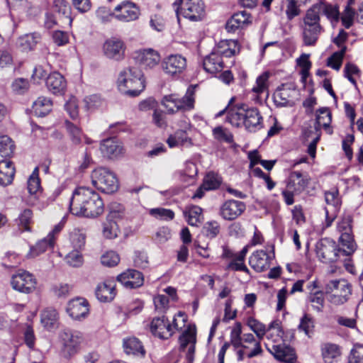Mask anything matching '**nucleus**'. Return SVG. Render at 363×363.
<instances>
[{"instance_id":"obj_1","label":"nucleus","mask_w":363,"mask_h":363,"mask_svg":"<svg viewBox=\"0 0 363 363\" xmlns=\"http://www.w3.org/2000/svg\"><path fill=\"white\" fill-rule=\"evenodd\" d=\"M70 212L77 216L95 218L104 211V203L98 194L85 187L77 189L69 203Z\"/></svg>"},{"instance_id":"obj_2","label":"nucleus","mask_w":363,"mask_h":363,"mask_svg":"<svg viewBox=\"0 0 363 363\" xmlns=\"http://www.w3.org/2000/svg\"><path fill=\"white\" fill-rule=\"evenodd\" d=\"M226 121L235 127L244 125L247 131L252 133L257 132L263 127V118L259 111L245 104L230 109L228 112Z\"/></svg>"},{"instance_id":"obj_3","label":"nucleus","mask_w":363,"mask_h":363,"mask_svg":"<svg viewBox=\"0 0 363 363\" xmlns=\"http://www.w3.org/2000/svg\"><path fill=\"white\" fill-rule=\"evenodd\" d=\"M117 87L125 96H138L145 88V79L141 69L136 67L123 68L118 74Z\"/></svg>"},{"instance_id":"obj_4","label":"nucleus","mask_w":363,"mask_h":363,"mask_svg":"<svg viewBox=\"0 0 363 363\" xmlns=\"http://www.w3.org/2000/svg\"><path fill=\"white\" fill-rule=\"evenodd\" d=\"M186 317L184 313L179 312L174 316L172 322L165 316L155 318L150 324L152 333L160 339L169 338L176 330L182 329L184 326Z\"/></svg>"},{"instance_id":"obj_5","label":"nucleus","mask_w":363,"mask_h":363,"mask_svg":"<svg viewBox=\"0 0 363 363\" xmlns=\"http://www.w3.org/2000/svg\"><path fill=\"white\" fill-rule=\"evenodd\" d=\"M325 293L332 304L342 305L350 299L352 285L343 279L330 280L325 286Z\"/></svg>"},{"instance_id":"obj_6","label":"nucleus","mask_w":363,"mask_h":363,"mask_svg":"<svg viewBox=\"0 0 363 363\" xmlns=\"http://www.w3.org/2000/svg\"><path fill=\"white\" fill-rule=\"evenodd\" d=\"M320 16L312 10L308 9L303 19L302 38L303 44L306 46H313L316 44L323 27L320 23Z\"/></svg>"},{"instance_id":"obj_7","label":"nucleus","mask_w":363,"mask_h":363,"mask_svg":"<svg viewBox=\"0 0 363 363\" xmlns=\"http://www.w3.org/2000/svg\"><path fill=\"white\" fill-rule=\"evenodd\" d=\"M346 247H338L336 242L330 238L320 240L315 245V252L319 259L324 263L336 262L342 256H350Z\"/></svg>"},{"instance_id":"obj_8","label":"nucleus","mask_w":363,"mask_h":363,"mask_svg":"<svg viewBox=\"0 0 363 363\" xmlns=\"http://www.w3.org/2000/svg\"><path fill=\"white\" fill-rule=\"evenodd\" d=\"M91 179L93 186L104 193L112 194L118 189V181L116 174L105 167L94 169Z\"/></svg>"},{"instance_id":"obj_9","label":"nucleus","mask_w":363,"mask_h":363,"mask_svg":"<svg viewBox=\"0 0 363 363\" xmlns=\"http://www.w3.org/2000/svg\"><path fill=\"white\" fill-rule=\"evenodd\" d=\"M233 347L238 361H242L245 357L253 358L263 352L259 339L256 340L252 333H244L238 345Z\"/></svg>"},{"instance_id":"obj_10","label":"nucleus","mask_w":363,"mask_h":363,"mask_svg":"<svg viewBox=\"0 0 363 363\" xmlns=\"http://www.w3.org/2000/svg\"><path fill=\"white\" fill-rule=\"evenodd\" d=\"M325 201L327 206L325 207V220L322 223V229L330 227L336 219L342 201L337 189H333L325 193Z\"/></svg>"},{"instance_id":"obj_11","label":"nucleus","mask_w":363,"mask_h":363,"mask_svg":"<svg viewBox=\"0 0 363 363\" xmlns=\"http://www.w3.org/2000/svg\"><path fill=\"white\" fill-rule=\"evenodd\" d=\"M352 217L345 214L337 223V230L340 234V242L342 247H346L347 254H352L357 249V245L352 235Z\"/></svg>"},{"instance_id":"obj_12","label":"nucleus","mask_w":363,"mask_h":363,"mask_svg":"<svg viewBox=\"0 0 363 363\" xmlns=\"http://www.w3.org/2000/svg\"><path fill=\"white\" fill-rule=\"evenodd\" d=\"M11 284L16 291L24 294H30L36 289L37 280L31 273L22 271L12 276Z\"/></svg>"},{"instance_id":"obj_13","label":"nucleus","mask_w":363,"mask_h":363,"mask_svg":"<svg viewBox=\"0 0 363 363\" xmlns=\"http://www.w3.org/2000/svg\"><path fill=\"white\" fill-rule=\"evenodd\" d=\"M60 339L62 344V353L65 357L69 358L77 352L82 337L77 331L65 330L60 334Z\"/></svg>"},{"instance_id":"obj_14","label":"nucleus","mask_w":363,"mask_h":363,"mask_svg":"<svg viewBox=\"0 0 363 363\" xmlns=\"http://www.w3.org/2000/svg\"><path fill=\"white\" fill-rule=\"evenodd\" d=\"M125 44L120 38L112 37L107 39L103 45L104 55L115 61H121L125 57Z\"/></svg>"},{"instance_id":"obj_15","label":"nucleus","mask_w":363,"mask_h":363,"mask_svg":"<svg viewBox=\"0 0 363 363\" xmlns=\"http://www.w3.org/2000/svg\"><path fill=\"white\" fill-rule=\"evenodd\" d=\"M113 16L123 22H130L137 20L140 14L139 7L130 1H123L114 9Z\"/></svg>"},{"instance_id":"obj_16","label":"nucleus","mask_w":363,"mask_h":363,"mask_svg":"<svg viewBox=\"0 0 363 363\" xmlns=\"http://www.w3.org/2000/svg\"><path fill=\"white\" fill-rule=\"evenodd\" d=\"M162 67L167 74L176 76L186 68V60L181 55H171L163 60Z\"/></svg>"},{"instance_id":"obj_17","label":"nucleus","mask_w":363,"mask_h":363,"mask_svg":"<svg viewBox=\"0 0 363 363\" xmlns=\"http://www.w3.org/2000/svg\"><path fill=\"white\" fill-rule=\"evenodd\" d=\"M244 202L230 199L225 201L220 208V215L226 220H233L240 216L245 211Z\"/></svg>"},{"instance_id":"obj_18","label":"nucleus","mask_w":363,"mask_h":363,"mask_svg":"<svg viewBox=\"0 0 363 363\" xmlns=\"http://www.w3.org/2000/svg\"><path fill=\"white\" fill-rule=\"evenodd\" d=\"M181 9L183 16L191 21H201L205 15L202 0H187Z\"/></svg>"},{"instance_id":"obj_19","label":"nucleus","mask_w":363,"mask_h":363,"mask_svg":"<svg viewBox=\"0 0 363 363\" xmlns=\"http://www.w3.org/2000/svg\"><path fill=\"white\" fill-rule=\"evenodd\" d=\"M101 154L109 159H116L124 154V148L121 143L116 138L105 139L101 142Z\"/></svg>"},{"instance_id":"obj_20","label":"nucleus","mask_w":363,"mask_h":363,"mask_svg":"<svg viewBox=\"0 0 363 363\" xmlns=\"http://www.w3.org/2000/svg\"><path fill=\"white\" fill-rule=\"evenodd\" d=\"M267 350L273 354L278 360L286 363H294L296 360V354L294 350L284 344H265Z\"/></svg>"},{"instance_id":"obj_21","label":"nucleus","mask_w":363,"mask_h":363,"mask_svg":"<svg viewBox=\"0 0 363 363\" xmlns=\"http://www.w3.org/2000/svg\"><path fill=\"white\" fill-rule=\"evenodd\" d=\"M296 91L289 84H283L278 87L274 93L273 98L277 106H293Z\"/></svg>"},{"instance_id":"obj_22","label":"nucleus","mask_w":363,"mask_h":363,"mask_svg":"<svg viewBox=\"0 0 363 363\" xmlns=\"http://www.w3.org/2000/svg\"><path fill=\"white\" fill-rule=\"evenodd\" d=\"M117 281L125 288L135 289L141 286L144 283L143 274L135 269H128L117 277Z\"/></svg>"},{"instance_id":"obj_23","label":"nucleus","mask_w":363,"mask_h":363,"mask_svg":"<svg viewBox=\"0 0 363 363\" xmlns=\"http://www.w3.org/2000/svg\"><path fill=\"white\" fill-rule=\"evenodd\" d=\"M67 312L75 320L85 318L89 312L88 301L83 298L73 299L68 303Z\"/></svg>"},{"instance_id":"obj_24","label":"nucleus","mask_w":363,"mask_h":363,"mask_svg":"<svg viewBox=\"0 0 363 363\" xmlns=\"http://www.w3.org/2000/svg\"><path fill=\"white\" fill-rule=\"evenodd\" d=\"M180 350H184L188 347L186 359L189 362L194 360L196 344V330L188 328L179 337Z\"/></svg>"},{"instance_id":"obj_25","label":"nucleus","mask_w":363,"mask_h":363,"mask_svg":"<svg viewBox=\"0 0 363 363\" xmlns=\"http://www.w3.org/2000/svg\"><path fill=\"white\" fill-rule=\"evenodd\" d=\"M135 55L137 62L145 67L152 68L160 61V54L152 48L138 50Z\"/></svg>"},{"instance_id":"obj_26","label":"nucleus","mask_w":363,"mask_h":363,"mask_svg":"<svg viewBox=\"0 0 363 363\" xmlns=\"http://www.w3.org/2000/svg\"><path fill=\"white\" fill-rule=\"evenodd\" d=\"M46 86L48 91L52 94L62 95L66 90L67 82L60 73L54 72L47 77Z\"/></svg>"},{"instance_id":"obj_27","label":"nucleus","mask_w":363,"mask_h":363,"mask_svg":"<svg viewBox=\"0 0 363 363\" xmlns=\"http://www.w3.org/2000/svg\"><path fill=\"white\" fill-rule=\"evenodd\" d=\"M270 257L264 250H257L249 258V264L257 272L267 270L270 266Z\"/></svg>"},{"instance_id":"obj_28","label":"nucleus","mask_w":363,"mask_h":363,"mask_svg":"<svg viewBox=\"0 0 363 363\" xmlns=\"http://www.w3.org/2000/svg\"><path fill=\"white\" fill-rule=\"evenodd\" d=\"M188 128H190V125L189 123H186L185 130H178L174 134L170 135L167 140L169 147L172 148L179 145H192L191 139L188 135Z\"/></svg>"},{"instance_id":"obj_29","label":"nucleus","mask_w":363,"mask_h":363,"mask_svg":"<svg viewBox=\"0 0 363 363\" xmlns=\"http://www.w3.org/2000/svg\"><path fill=\"white\" fill-rule=\"evenodd\" d=\"M309 179L299 172H292L288 179L286 187L300 194L307 187Z\"/></svg>"},{"instance_id":"obj_30","label":"nucleus","mask_w":363,"mask_h":363,"mask_svg":"<svg viewBox=\"0 0 363 363\" xmlns=\"http://www.w3.org/2000/svg\"><path fill=\"white\" fill-rule=\"evenodd\" d=\"M309 10H312L316 15L320 16L323 12L332 22H337L340 18V12L336 6L326 4L323 2L313 5Z\"/></svg>"},{"instance_id":"obj_31","label":"nucleus","mask_w":363,"mask_h":363,"mask_svg":"<svg viewBox=\"0 0 363 363\" xmlns=\"http://www.w3.org/2000/svg\"><path fill=\"white\" fill-rule=\"evenodd\" d=\"M96 296L100 301H112L116 296L115 285L113 281L107 280L97 286Z\"/></svg>"},{"instance_id":"obj_32","label":"nucleus","mask_w":363,"mask_h":363,"mask_svg":"<svg viewBox=\"0 0 363 363\" xmlns=\"http://www.w3.org/2000/svg\"><path fill=\"white\" fill-rule=\"evenodd\" d=\"M203 67L206 72L215 74L223 69V61L219 55L212 51L204 58Z\"/></svg>"},{"instance_id":"obj_33","label":"nucleus","mask_w":363,"mask_h":363,"mask_svg":"<svg viewBox=\"0 0 363 363\" xmlns=\"http://www.w3.org/2000/svg\"><path fill=\"white\" fill-rule=\"evenodd\" d=\"M250 23V14L246 11L235 13L226 23L225 29L228 32H235L238 28Z\"/></svg>"},{"instance_id":"obj_34","label":"nucleus","mask_w":363,"mask_h":363,"mask_svg":"<svg viewBox=\"0 0 363 363\" xmlns=\"http://www.w3.org/2000/svg\"><path fill=\"white\" fill-rule=\"evenodd\" d=\"M54 244L55 238H53L52 234H48L46 238L40 240L35 246L30 247L27 256L30 258H34L48 249H52L54 247Z\"/></svg>"},{"instance_id":"obj_35","label":"nucleus","mask_w":363,"mask_h":363,"mask_svg":"<svg viewBox=\"0 0 363 363\" xmlns=\"http://www.w3.org/2000/svg\"><path fill=\"white\" fill-rule=\"evenodd\" d=\"M40 39L38 33H28L20 36L16 41L17 47L23 52H29L34 49Z\"/></svg>"},{"instance_id":"obj_36","label":"nucleus","mask_w":363,"mask_h":363,"mask_svg":"<svg viewBox=\"0 0 363 363\" xmlns=\"http://www.w3.org/2000/svg\"><path fill=\"white\" fill-rule=\"evenodd\" d=\"M15 174V168L11 161H0V185L7 186L11 184Z\"/></svg>"},{"instance_id":"obj_37","label":"nucleus","mask_w":363,"mask_h":363,"mask_svg":"<svg viewBox=\"0 0 363 363\" xmlns=\"http://www.w3.org/2000/svg\"><path fill=\"white\" fill-rule=\"evenodd\" d=\"M237 43L235 40H222L220 41L212 51L222 57H230L235 55L238 49H236Z\"/></svg>"},{"instance_id":"obj_38","label":"nucleus","mask_w":363,"mask_h":363,"mask_svg":"<svg viewBox=\"0 0 363 363\" xmlns=\"http://www.w3.org/2000/svg\"><path fill=\"white\" fill-rule=\"evenodd\" d=\"M123 347L125 353L140 357H145V350L141 342L136 337H130L124 340Z\"/></svg>"},{"instance_id":"obj_39","label":"nucleus","mask_w":363,"mask_h":363,"mask_svg":"<svg viewBox=\"0 0 363 363\" xmlns=\"http://www.w3.org/2000/svg\"><path fill=\"white\" fill-rule=\"evenodd\" d=\"M52 101L45 96L38 97L33 104V112L39 117L47 115L52 110Z\"/></svg>"},{"instance_id":"obj_40","label":"nucleus","mask_w":363,"mask_h":363,"mask_svg":"<svg viewBox=\"0 0 363 363\" xmlns=\"http://www.w3.org/2000/svg\"><path fill=\"white\" fill-rule=\"evenodd\" d=\"M323 358L325 363H333L341 354L340 347L334 343L326 342L321 346Z\"/></svg>"},{"instance_id":"obj_41","label":"nucleus","mask_w":363,"mask_h":363,"mask_svg":"<svg viewBox=\"0 0 363 363\" xmlns=\"http://www.w3.org/2000/svg\"><path fill=\"white\" fill-rule=\"evenodd\" d=\"M202 208L193 206L184 211V215L189 225L198 226L203 222Z\"/></svg>"},{"instance_id":"obj_42","label":"nucleus","mask_w":363,"mask_h":363,"mask_svg":"<svg viewBox=\"0 0 363 363\" xmlns=\"http://www.w3.org/2000/svg\"><path fill=\"white\" fill-rule=\"evenodd\" d=\"M177 110L179 111H189L194 108V88L189 86L185 95L182 99L177 97Z\"/></svg>"},{"instance_id":"obj_43","label":"nucleus","mask_w":363,"mask_h":363,"mask_svg":"<svg viewBox=\"0 0 363 363\" xmlns=\"http://www.w3.org/2000/svg\"><path fill=\"white\" fill-rule=\"evenodd\" d=\"M33 223V214L32 210L25 208L18 215L16 223L22 231H30V225Z\"/></svg>"},{"instance_id":"obj_44","label":"nucleus","mask_w":363,"mask_h":363,"mask_svg":"<svg viewBox=\"0 0 363 363\" xmlns=\"http://www.w3.org/2000/svg\"><path fill=\"white\" fill-rule=\"evenodd\" d=\"M332 121L331 113L328 108L323 107L319 108L316 112V126L315 129L319 131L320 127H323L325 129L329 128L330 124Z\"/></svg>"},{"instance_id":"obj_45","label":"nucleus","mask_w":363,"mask_h":363,"mask_svg":"<svg viewBox=\"0 0 363 363\" xmlns=\"http://www.w3.org/2000/svg\"><path fill=\"white\" fill-rule=\"evenodd\" d=\"M267 338L273 344L281 340L284 332L281 327V322L278 320L272 321L267 328Z\"/></svg>"},{"instance_id":"obj_46","label":"nucleus","mask_w":363,"mask_h":363,"mask_svg":"<svg viewBox=\"0 0 363 363\" xmlns=\"http://www.w3.org/2000/svg\"><path fill=\"white\" fill-rule=\"evenodd\" d=\"M57 319L58 314L54 308H48L41 313V323L47 329L53 328L57 323Z\"/></svg>"},{"instance_id":"obj_47","label":"nucleus","mask_w":363,"mask_h":363,"mask_svg":"<svg viewBox=\"0 0 363 363\" xmlns=\"http://www.w3.org/2000/svg\"><path fill=\"white\" fill-rule=\"evenodd\" d=\"M86 233L83 230L74 229L69 235L71 244L74 249L83 250L86 243Z\"/></svg>"},{"instance_id":"obj_48","label":"nucleus","mask_w":363,"mask_h":363,"mask_svg":"<svg viewBox=\"0 0 363 363\" xmlns=\"http://www.w3.org/2000/svg\"><path fill=\"white\" fill-rule=\"evenodd\" d=\"M308 301L311 303L313 308L317 312H322L324 308L325 298L323 292L317 291L315 292H310L308 296Z\"/></svg>"},{"instance_id":"obj_49","label":"nucleus","mask_w":363,"mask_h":363,"mask_svg":"<svg viewBox=\"0 0 363 363\" xmlns=\"http://www.w3.org/2000/svg\"><path fill=\"white\" fill-rule=\"evenodd\" d=\"M213 138L219 142H225L227 143H233V135L227 128L223 126H217L212 130Z\"/></svg>"},{"instance_id":"obj_50","label":"nucleus","mask_w":363,"mask_h":363,"mask_svg":"<svg viewBox=\"0 0 363 363\" xmlns=\"http://www.w3.org/2000/svg\"><path fill=\"white\" fill-rule=\"evenodd\" d=\"M14 150V145L11 139L7 135L0 136V155L1 157L11 156Z\"/></svg>"},{"instance_id":"obj_51","label":"nucleus","mask_w":363,"mask_h":363,"mask_svg":"<svg viewBox=\"0 0 363 363\" xmlns=\"http://www.w3.org/2000/svg\"><path fill=\"white\" fill-rule=\"evenodd\" d=\"M65 124L67 130L72 143L74 145L80 144L83 136L82 130L71 122L67 121Z\"/></svg>"},{"instance_id":"obj_52","label":"nucleus","mask_w":363,"mask_h":363,"mask_svg":"<svg viewBox=\"0 0 363 363\" xmlns=\"http://www.w3.org/2000/svg\"><path fill=\"white\" fill-rule=\"evenodd\" d=\"M220 179L218 174L209 172L203 179V188L206 191L214 190L220 186Z\"/></svg>"},{"instance_id":"obj_53","label":"nucleus","mask_w":363,"mask_h":363,"mask_svg":"<svg viewBox=\"0 0 363 363\" xmlns=\"http://www.w3.org/2000/svg\"><path fill=\"white\" fill-rule=\"evenodd\" d=\"M118 232V225L116 220H106L103 223L102 233L104 237L113 239L117 237Z\"/></svg>"},{"instance_id":"obj_54","label":"nucleus","mask_w":363,"mask_h":363,"mask_svg":"<svg viewBox=\"0 0 363 363\" xmlns=\"http://www.w3.org/2000/svg\"><path fill=\"white\" fill-rule=\"evenodd\" d=\"M81 251V250L74 249L69 252L65 257L66 262L73 267H80L82 266L84 258Z\"/></svg>"},{"instance_id":"obj_55","label":"nucleus","mask_w":363,"mask_h":363,"mask_svg":"<svg viewBox=\"0 0 363 363\" xmlns=\"http://www.w3.org/2000/svg\"><path fill=\"white\" fill-rule=\"evenodd\" d=\"M346 47H342L340 51L334 52L328 59V66L332 67L335 70H339L341 67L343 56L346 52Z\"/></svg>"},{"instance_id":"obj_56","label":"nucleus","mask_w":363,"mask_h":363,"mask_svg":"<svg viewBox=\"0 0 363 363\" xmlns=\"http://www.w3.org/2000/svg\"><path fill=\"white\" fill-rule=\"evenodd\" d=\"M247 325L256 334L257 337L261 340L267 332L265 325L255 318H249Z\"/></svg>"},{"instance_id":"obj_57","label":"nucleus","mask_w":363,"mask_h":363,"mask_svg":"<svg viewBox=\"0 0 363 363\" xmlns=\"http://www.w3.org/2000/svg\"><path fill=\"white\" fill-rule=\"evenodd\" d=\"M40 187L38 177V168L35 167L28 180V191L31 196H35Z\"/></svg>"},{"instance_id":"obj_58","label":"nucleus","mask_w":363,"mask_h":363,"mask_svg":"<svg viewBox=\"0 0 363 363\" xmlns=\"http://www.w3.org/2000/svg\"><path fill=\"white\" fill-rule=\"evenodd\" d=\"M313 328L314 320L313 318L308 314H304L300 320L298 330L303 331L307 336L311 337V334L313 333Z\"/></svg>"},{"instance_id":"obj_59","label":"nucleus","mask_w":363,"mask_h":363,"mask_svg":"<svg viewBox=\"0 0 363 363\" xmlns=\"http://www.w3.org/2000/svg\"><path fill=\"white\" fill-rule=\"evenodd\" d=\"M285 6V13L289 20H291L300 14L299 7L301 5H299L298 0H286Z\"/></svg>"},{"instance_id":"obj_60","label":"nucleus","mask_w":363,"mask_h":363,"mask_svg":"<svg viewBox=\"0 0 363 363\" xmlns=\"http://www.w3.org/2000/svg\"><path fill=\"white\" fill-rule=\"evenodd\" d=\"M120 262L119 255L114 251H108L101 257V263L106 267L116 266Z\"/></svg>"},{"instance_id":"obj_61","label":"nucleus","mask_w":363,"mask_h":363,"mask_svg":"<svg viewBox=\"0 0 363 363\" xmlns=\"http://www.w3.org/2000/svg\"><path fill=\"white\" fill-rule=\"evenodd\" d=\"M269 75V72H265L259 76L256 81V85L252 88V91L258 94L267 91Z\"/></svg>"},{"instance_id":"obj_62","label":"nucleus","mask_w":363,"mask_h":363,"mask_svg":"<svg viewBox=\"0 0 363 363\" xmlns=\"http://www.w3.org/2000/svg\"><path fill=\"white\" fill-rule=\"evenodd\" d=\"M150 213L156 218L162 220H172L174 216L172 211L163 208H152L150 211Z\"/></svg>"},{"instance_id":"obj_63","label":"nucleus","mask_w":363,"mask_h":363,"mask_svg":"<svg viewBox=\"0 0 363 363\" xmlns=\"http://www.w3.org/2000/svg\"><path fill=\"white\" fill-rule=\"evenodd\" d=\"M11 88L13 92L18 94H23L28 91L29 88V82L23 78L16 79L12 84Z\"/></svg>"},{"instance_id":"obj_64","label":"nucleus","mask_w":363,"mask_h":363,"mask_svg":"<svg viewBox=\"0 0 363 363\" xmlns=\"http://www.w3.org/2000/svg\"><path fill=\"white\" fill-rule=\"evenodd\" d=\"M348 363H363V346L356 345L351 350Z\"/></svg>"}]
</instances>
